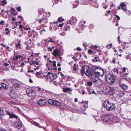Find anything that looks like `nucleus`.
Masks as SVG:
<instances>
[{
    "mask_svg": "<svg viewBox=\"0 0 131 131\" xmlns=\"http://www.w3.org/2000/svg\"><path fill=\"white\" fill-rule=\"evenodd\" d=\"M120 6H121L122 9L124 10L125 11V12L127 14V12H128L129 13H130V11L128 12L126 10L127 8L126 7V5L125 4V3L121 2L120 5Z\"/></svg>",
    "mask_w": 131,
    "mask_h": 131,
    "instance_id": "8",
    "label": "nucleus"
},
{
    "mask_svg": "<svg viewBox=\"0 0 131 131\" xmlns=\"http://www.w3.org/2000/svg\"><path fill=\"white\" fill-rule=\"evenodd\" d=\"M64 20V19H62L60 17H59L58 18V21L60 22H61L63 21Z\"/></svg>",
    "mask_w": 131,
    "mask_h": 131,
    "instance_id": "27",
    "label": "nucleus"
},
{
    "mask_svg": "<svg viewBox=\"0 0 131 131\" xmlns=\"http://www.w3.org/2000/svg\"><path fill=\"white\" fill-rule=\"evenodd\" d=\"M21 57L20 55L17 56L15 57V59L16 60H17L18 59H19Z\"/></svg>",
    "mask_w": 131,
    "mask_h": 131,
    "instance_id": "32",
    "label": "nucleus"
},
{
    "mask_svg": "<svg viewBox=\"0 0 131 131\" xmlns=\"http://www.w3.org/2000/svg\"><path fill=\"white\" fill-rule=\"evenodd\" d=\"M110 119V116L107 115H105L104 116V118L103 120L104 121H105L106 122H108L109 121Z\"/></svg>",
    "mask_w": 131,
    "mask_h": 131,
    "instance_id": "16",
    "label": "nucleus"
},
{
    "mask_svg": "<svg viewBox=\"0 0 131 131\" xmlns=\"http://www.w3.org/2000/svg\"><path fill=\"white\" fill-rule=\"evenodd\" d=\"M45 77L47 78L48 79L49 78L50 80H51L52 78L51 77H50L48 75H46V76H45V75H43V76L42 78H44Z\"/></svg>",
    "mask_w": 131,
    "mask_h": 131,
    "instance_id": "21",
    "label": "nucleus"
},
{
    "mask_svg": "<svg viewBox=\"0 0 131 131\" xmlns=\"http://www.w3.org/2000/svg\"><path fill=\"white\" fill-rule=\"evenodd\" d=\"M117 92H118L116 88H111L109 90L110 94L111 95Z\"/></svg>",
    "mask_w": 131,
    "mask_h": 131,
    "instance_id": "12",
    "label": "nucleus"
},
{
    "mask_svg": "<svg viewBox=\"0 0 131 131\" xmlns=\"http://www.w3.org/2000/svg\"><path fill=\"white\" fill-rule=\"evenodd\" d=\"M54 100L52 99H49L48 100V103L50 104L53 105L54 103Z\"/></svg>",
    "mask_w": 131,
    "mask_h": 131,
    "instance_id": "19",
    "label": "nucleus"
},
{
    "mask_svg": "<svg viewBox=\"0 0 131 131\" xmlns=\"http://www.w3.org/2000/svg\"><path fill=\"white\" fill-rule=\"evenodd\" d=\"M126 59H129L130 60H131V57L130 55H128L126 57Z\"/></svg>",
    "mask_w": 131,
    "mask_h": 131,
    "instance_id": "33",
    "label": "nucleus"
},
{
    "mask_svg": "<svg viewBox=\"0 0 131 131\" xmlns=\"http://www.w3.org/2000/svg\"><path fill=\"white\" fill-rule=\"evenodd\" d=\"M54 40H52V39H51L50 40L48 41L49 42H53L55 41V39H54Z\"/></svg>",
    "mask_w": 131,
    "mask_h": 131,
    "instance_id": "31",
    "label": "nucleus"
},
{
    "mask_svg": "<svg viewBox=\"0 0 131 131\" xmlns=\"http://www.w3.org/2000/svg\"><path fill=\"white\" fill-rule=\"evenodd\" d=\"M37 61L38 62V61H39V60L38 59V58H36V59L35 61Z\"/></svg>",
    "mask_w": 131,
    "mask_h": 131,
    "instance_id": "62",
    "label": "nucleus"
},
{
    "mask_svg": "<svg viewBox=\"0 0 131 131\" xmlns=\"http://www.w3.org/2000/svg\"><path fill=\"white\" fill-rule=\"evenodd\" d=\"M92 81H93L94 83L99 85L101 84V81L98 77L96 75H93L92 77Z\"/></svg>",
    "mask_w": 131,
    "mask_h": 131,
    "instance_id": "5",
    "label": "nucleus"
},
{
    "mask_svg": "<svg viewBox=\"0 0 131 131\" xmlns=\"http://www.w3.org/2000/svg\"><path fill=\"white\" fill-rule=\"evenodd\" d=\"M34 123L35 124V125L38 127L39 126V123H36V122H34Z\"/></svg>",
    "mask_w": 131,
    "mask_h": 131,
    "instance_id": "40",
    "label": "nucleus"
},
{
    "mask_svg": "<svg viewBox=\"0 0 131 131\" xmlns=\"http://www.w3.org/2000/svg\"><path fill=\"white\" fill-rule=\"evenodd\" d=\"M58 70L59 71H61V68L60 67L59 68H58Z\"/></svg>",
    "mask_w": 131,
    "mask_h": 131,
    "instance_id": "63",
    "label": "nucleus"
},
{
    "mask_svg": "<svg viewBox=\"0 0 131 131\" xmlns=\"http://www.w3.org/2000/svg\"><path fill=\"white\" fill-rule=\"evenodd\" d=\"M13 85L16 88H19L22 86V85L21 84L17 83H14Z\"/></svg>",
    "mask_w": 131,
    "mask_h": 131,
    "instance_id": "15",
    "label": "nucleus"
},
{
    "mask_svg": "<svg viewBox=\"0 0 131 131\" xmlns=\"http://www.w3.org/2000/svg\"><path fill=\"white\" fill-rule=\"evenodd\" d=\"M92 93L94 94H95L96 95V93L95 92V91L94 90H93Z\"/></svg>",
    "mask_w": 131,
    "mask_h": 131,
    "instance_id": "55",
    "label": "nucleus"
},
{
    "mask_svg": "<svg viewBox=\"0 0 131 131\" xmlns=\"http://www.w3.org/2000/svg\"><path fill=\"white\" fill-rule=\"evenodd\" d=\"M46 65H47V67H48V68L49 67V68H48V69L49 70H50V67H49L48 66V64H46Z\"/></svg>",
    "mask_w": 131,
    "mask_h": 131,
    "instance_id": "52",
    "label": "nucleus"
},
{
    "mask_svg": "<svg viewBox=\"0 0 131 131\" xmlns=\"http://www.w3.org/2000/svg\"><path fill=\"white\" fill-rule=\"evenodd\" d=\"M21 44L19 42H18L17 44L16 45V46L17 48H19V49L21 48Z\"/></svg>",
    "mask_w": 131,
    "mask_h": 131,
    "instance_id": "20",
    "label": "nucleus"
},
{
    "mask_svg": "<svg viewBox=\"0 0 131 131\" xmlns=\"http://www.w3.org/2000/svg\"><path fill=\"white\" fill-rule=\"evenodd\" d=\"M52 63H53L52 65H53V66L54 67H56V62L54 61Z\"/></svg>",
    "mask_w": 131,
    "mask_h": 131,
    "instance_id": "35",
    "label": "nucleus"
},
{
    "mask_svg": "<svg viewBox=\"0 0 131 131\" xmlns=\"http://www.w3.org/2000/svg\"><path fill=\"white\" fill-rule=\"evenodd\" d=\"M40 74V73L37 72L35 74V75L37 76V75H39Z\"/></svg>",
    "mask_w": 131,
    "mask_h": 131,
    "instance_id": "53",
    "label": "nucleus"
},
{
    "mask_svg": "<svg viewBox=\"0 0 131 131\" xmlns=\"http://www.w3.org/2000/svg\"><path fill=\"white\" fill-rule=\"evenodd\" d=\"M12 20L13 21H15V20L16 19L14 17H13L12 18Z\"/></svg>",
    "mask_w": 131,
    "mask_h": 131,
    "instance_id": "57",
    "label": "nucleus"
},
{
    "mask_svg": "<svg viewBox=\"0 0 131 131\" xmlns=\"http://www.w3.org/2000/svg\"><path fill=\"white\" fill-rule=\"evenodd\" d=\"M74 101L75 102H77L78 101V99L77 98H75L74 100Z\"/></svg>",
    "mask_w": 131,
    "mask_h": 131,
    "instance_id": "58",
    "label": "nucleus"
},
{
    "mask_svg": "<svg viewBox=\"0 0 131 131\" xmlns=\"http://www.w3.org/2000/svg\"><path fill=\"white\" fill-rule=\"evenodd\" d=\"M38 104L42 106L46 104V101L45 100L41 99L38 102Z\"/></svg>",
    "mask_w": 131,
    "mask_h": 131,
    "instance_id": "11",
    "label": "nucleus"
},
{
    "mask_svg": "<svg viewBox=\"0 0 131 131\" xmlns=\"http://www.w3.org/2000/svg\"><path fill=\"white\" fill-rule=\"evenodd\" d=\"M88 102H85L82 101V102H81V103H82L83 104H87Z\"/></svg>",
    "mask_w": 131,
    "mask_h": 131,
    "instance_id": "37",
    "label": "nucleus"
},
{
    "mask_svg": "<svg viewBox=\"0 0 131 131\" xmlns=\"http://www.w3.org/2000/svg\"><path fill=\"white\" fill-rule=\"evenodd\" d=\"M6 113L10 117V118H15L16 119H17V118H18V117L15 115V114L13 113H10L9 111H6Z\"/></svg>",
    "mask_w": 131,
    "mask_h": 131,
    "instance_id": "10",
    "label": "nucleus"
},
{
    "mask_svg": "<svg viewBox=\"0 0 131 131\" xmlns=\"http://www.w3.org/2000/svg\"><path fill=\"white\" fill-rule=\"evenodd\" d=\"M88 53H92V51L91 49H89L88 51Z\"/></svg>",
    "mask_w": 131,
    "mask_h": 131,
    "instance_id": "41",
    "label": "nucleus"
},
{
    "mask_svg": "<svg viewBox=\"0 0 131 131\" xmlns=\"http://www.w3.org/2000/svg\"><path fill=\"white\" fill-rule=\"evenodd\" d=\"M94 71L95 74L97 76L102 77L104 74V70L100 67H97Z\"/></svg>",
    "mask_w": 131,
    "mask_h": 131,
    "instance_id": "3",
    "label": "nucleus"
},
{
    "mask_svg": "<svg viewBox=\"0 0 131 131\" xmlns=\"http://www.w3.org/2000/svg\"><path fill=\"white\" fill-rule=\"evenodd\" d=\"M105 77L107 82L110 84H113L115 82V79L113 75L108 74L106 75Z\"/></svg>",
    "mask_w": 131,
    "mask_h": 131,
    "instance_id": "4",
    "label": "nucleus"
},
{
    "mask_svg": "<svg viewBox=\"0 0 131 131\" xmlns=\"http://www.w3.org/2000/svg\"><path fill=\"white\" fill-rule=\"evenodd\" d=\"M52 54L55 57L60 56L62 55L61 53V50L59 49H55L52 52Z\"/></svg>",
    "mask_w": 131,
    "mask_h": 131,
    "instance_id": "6",
    "label": "nucleus"
},
{
    "mask_svg": "<svg viewBox=\"0 0 131 131\" xmlns=\"http://www.w3.org/2000/svg\"><path fill=\"white\" fill-rule=\"evenodd\" d=\"M45 32V29H43L41 31V34H42L43 33Z\"/></svg>",
    "mask_w": 131,
    "mask_h": 131,
    "instance_id": "39",
    "label": "nucleus"
},
{
    "mask_svg": "<svg viewBox=\"0 0 131 131\" xmlns=\"http://www.w3.org/2000/svg\"><path fill=\"white\" fill-rule=\"evenodd\" d=\"M9 104H15L16 103H15L13 102V101H11L10 102H9Z\"/></svg>",
    "mask_w": 131,
    "mask_h": 131,
    "instance_id": "48",
    "label": "nucleus"
},
{
    "mask_svg": "<svg viewBox=\"0 0 131 131\" xmlns=\"http://www.w3.org/2000/svg\"><path fill=\"white\" fill-rule=\"evenodd\" d=\"M75 20L73 21L72 20L73 19H70V21H71V22L70 23V24H71L72 23H76V21H77V20L75 19H74Z\"/></svg>",
    "mask_w": 131,
    "mask_h": 131,
    "instance_id": "28",
    "label": "nucleus"
},
{
    "mask_svg": "<svg viewBox=\"0 0 131 131\" xmlns=\"http://www.w3.org/2000/svg\"><path fill=\"white\" fill-rule=\"evenodd\" d=\"M48 51H51L52 50V49L51 47H48Z\"/></svg>",
    "mask_w": 131,
    "mask_h": 131,
    "instance_id": "45",
    "label": "nucleus"
},
{
    "mask_svg": "<svg viewBox=\"0 0 131 131\" xmlns=\"http://www.w3.org/2000/svg\"><path fill=\"white\" fill-rule=\"evenodd\" d=\"M5 21L1 20L0 22V24L1 25H4L5 24Z\"/></svg>",
    "mask_w": 131,
    "mask_h": 131,
    "instance_id": "30",
    "label": "nucleus"
},
{
    "mask_svg": "<svg viewBox=\"0 0 131 131\" xmlns=\"http://www.w3.org/2000/svg\"><path fill=\"white\" fill-rule=\"evenodd\" d=\"M112 62H113L114 63H115V60L114 59H113V60L112 61Z\"/></svg>",
    "mask_w": 131,
    "mask_h": 131,
    "instance_id": "64",
    "label": "nucleus"
},
{
    "mask_svg": "<svg viewBox=\"0 0 131 131\" xmlns=\"http://www.w3.org/2000/svg\"><path fill=\"white\" fill-rule=\"evenodd\" d=\"M60 75H61V77H64V74L62 73H61Z\"/></svg>",
    "mask_w": 131,
    "mask_h": 131,
    "instance_id": "59",
    "label": "nucleus"
},
{
    "mask_svg": "<svg viewBox=\"0 0 131 131\" xmlns=\"http://www.w3.org/2000/svg\"><path fill=\"white\" fill-rule=\"evenodd\" d=\"M61 104L60 102H58L56 100H54V104H53V105L59 106L61 105Z\"/></svg>",
    "mask_w": 131,
    "mask_h": 131,
    "instance_id": "17",
    "label": "nucleus"
},
{
    "mask_svg": "<svg viewBox=\"0 0 131 131\" xmlns=\"http://www.w3.org/2000/svg\"><path fill=\"white\" fill-rule=\"evenodd\" d=\"M87 83L89 86H92V82L91 81H89Z\"/></svg>",
    "mask_w": 131,
    "mask_h": 131,
    "instance_id": "29",
    "label": "nucleus"
},
{
    "mask_svg": "<svg viewBox=\"0 0 131 131\" xmlns=\"http://www.w3.org/2000/svg\"><path fill=\"white\" fill-rule=\"evenodd\" d=\"M4 114L3 111L0 108V115H3Z\"/></svg>",
    "mask_w": 131,
    "mask_h": 131,
    "instance_id": "23",
    "label": "nucleus"
},
{
    "mask_svg": "<svg viewBox=\"0 0 131 131\" xmlns=\"http://www.w3.org/2000/svg\"><path fill=\"white\" fill-rule=\"evenodd\" d=\"M14 127L18 129H20L22 127V125L18 122L16 121L14 123Z\"/></svg>",
    "mask_w": 131,
    "mask_h": 131,
    "instance_id": "9",
    "label": "nucleus"
},
{
    "mask_svg": "<svg viewBox=\"0 0 131 131\" xmlns=\"http://www.w3.org/2000/svg\"><path fill=\"white\" fill-rule=\"evenodd\" d=\"M83 45L85 47H85L86 46V43H84L83 44Z\"/></svg>",
    "mask_w": 131,
    "mask_h": 131,
    "instance_id": "56",
    "label": "nucleus"
},
{
    "mask_svg": "<svg viewBox=\"0 0 131 131\" xmlns=\"http://www.w3.org/2000/svg\"><path fill=\"white\" fill-rule=\"evenodd\" d=\"M11 10H12L14 12H15L16 11L15 9L12 8L11 9Z\"/></svg>",
    "mask_w": 131,
    "mask_h": 131,
    "instance_id": "50",
    "label": "nucleus"
},
{
    "mask_svg": "<svg viewBox=\"0 0 131 131\" xmlns=\"http://www.w3.org/2000/svg\"><path fill=\"white\" fill-rule=\"evenodd\" d=\"M12 69L14 70L18 71L19 69H21V67L18 66H13L12 67Z\"/></svg>",
    "mask_w": 131,
    "mask_h": 131,
    "instance_id": "14",
    "label": "nucleus"
},
{
    "mask_svg": "<svg viewBox=\"0 0 131 131\" xmlns=\"http://www.w3.org/2000/svg\"><path fill=\"white\" fill-rule=\"evenodd\" d=\"M73 70H75V71H77V68L76 67H73Z\"/></svg>",
    "mask_w": 131,
    "mask_h": 131,
    "instance_id": "51",
    "label": "nucleus"
},
{
    "mask_svg": "<svg viewBox=\"0 0 131 131\" xmlns=\"http://www.w3.org/2000/svg\"><path fill=\"white\" fill-rule=\"evenodd\" d=\"M0 131H8L7 130H5L4 129L2 128H0Z\"/></svg>",
    "mask_w": 131,
    "mask_h": 131,
    "instance_id": "43",
    "label": "nucleus"
},
{
    "mask_svg": "<svg viewBox=\"0 0 131 131\" xmlns=\"http://www.w3.org/2000/svg\"><path fill=\"white\" fill-rule=\"evenodd\" d=\"M63 24V23H62V24H59L58 26L59 27L62 26Z\"/></svg>",
    "mask_w": 131,
    "mask_h": 131,
    "instance_id": "46",
    "label": "nucleus"
},
{
    "mask_svg": "<svg viewBox=\"0 0 131 131\" xmlns=\"http://www.w3.org/2000/svg\"><path fill=\"white\" fill-rule=\"evenodd\" d=\"M77 49L78 51H80L81 50V49L80 47H78L77 48Z\"/></svg>",
    "mask_w": 131,
    "mask_h": 131,
    "instance_id": "54",
    "label": "nucleus"
},
{
    "mask_svg": "<svg viewBox=\"0 0 131 131\" xmlns=\"http://www.w3.org/2000/svg\"><path fill=\"white\" fill-rule=\"evenodd\" d=\"M44 20V19L43 18H41L38 19L39 22V23H41L42 21Z\"/></svg>",
    "mask_w": 131,
    "mask_h": 131,
    "instance_id": "25",
    "label": "nucleus"
},
{
    "mask_svg": "<svg viewBox=\"0 0 131 131\" xmlns=\"http://www.w3.org/2000/svg\"><path fill=\"white\" fill-rule=\"evenodd\" d=\"M8 86L4 83H0V90H6Z\"/></svg>",
    "mask_w": 131,
    "mask_h": 131,
    "instance_id": "7",
    "label": "nucleus"
},
{
    "mask_svg": "<svg viewBox=\"0 0 131 131\" xmlns=\"http://www.w3.org/2000/svg\"><path fill=\"white\" fill-rule=\"evenodd\" d=\"M102 105L106 108V110L108 111L112 110L115 109L116 107L115 103L111 102L108 100L104 101Z\"/></svg>",
    "mask_w": 131,
    "mask_h": 131,
    "instance_id": "1",
    "label": "nucleus"
},
{
    "mask_svg": "<svg viewBox=\"0 0 131 131\" xmlns=\"http://www.w3.org/2000/svg\"><path fill=\"white\" fill-rule=\"evenodd\" d=\"M29 82H30V83H33V81H32V79L30 78L29 79Z\"/></svg>",
    "mask_w": 131,
    "mask_h": 131,
    "instance_id": "47",
    "label": "nucleus"
},
{
    "mask_svg": "<svg viewBox=\"0 0 131 131\" xmlns=\"http://www.w3.org/2000/svg\"><path fill=\"white\" fill-rule=\"evenodd\" d=\"M118 84L119 86L124 90H126L128 89L127 86L125 84H122L121 82H119Z\"/></svg>",
    "mask_w": 131,
    "mask_h": 131,
    "instance_id": "13",
    "label": "nucleus"
},
{
    "mask_svg": "<svg viewBox=\"0 0 131 131\" xmlns=\"http://www.w3.org/2000/svg\"><path fill=\"white\" fill-rule=\"evenodd\" d=\"M121 93L122 94V96H123L124 95V93L123 92H121Z\"/></svg>",
    "mask_w": 131,
    "mask_h": 131,
    "instance_id": "61",
    "label": "nucleus"
},
{
    "mask_svg": "<svg viewBox=\"0 0 131 131\" xmlns=\"http://www.w3.org/2000/svg\"><path fill=\"white\" fill-rule=\"evenodd\" d=\"M81 75L83 76L84 74L87 76H92V73L89 67L86 65H84L80 70Z\"/></svg>",
    "mask_w": 131,
    "mask_h": 131,
    "instance_id": "2",
    "label": "nucleus"
},
{
    "mask_svg": "<svg viewBox=\"0 0 131 131\" xmlns=\"http://www.w3.org/2000/svg\"><path fill=\"white\" fill-rule=\"evenodd\" d=\"M98 58V57H94V58L95 59V62H97L98 60V59H97V58Z\"/></svg>",
    "mask_w": 131,
    "mask_h": 131,
    "instance_id": "42",
    "label": "nucleus"
},
{
    "mask_svg": "<svg viewBox=\"0 0 131 131\" xmlns=\"http://www.w3.org/2000/svg\"><path fill=\"white\" fill-rule=\"evenodd\" d=\"M9 64L7 63H4V65L5 67H7L9 65Z\"/></svg>",
    "mask_w": 131,
    "mask_h": 131,
    "instance_id": "49",
    "label": "nucleus"
},
{
    "mask_svg": "<svg viewBox=\"0 0 131 131\" xmlns=\"http://www.w3.org/2000/svg\"><path fill=\"white\" fill-rule=\"evenodd\" d=\"M116 18L118 20H119L120 19V17L117 15H115Z\"/></svg>",
    "mask_w": 131,
    "mask_h": 131,
    "instance_id": "38",
    "label": "nucleus"
},
{
    "mask_svg": "<svg viewBox=\"0 0 131 131\" xmlns=\"http://www.w3.org/2000/svg\"><path fill=\"white\" fill-rule=\"evenodd\" d=\"M63 91L64 92H68V91H71L72 90L70 88H67L63 89Z\"/></svg>",
    "mask_w": 131,
    "mask_h": 131,
    "instance_id": "18",
    "label": "nucleus"
},
{
    "mask_svg": "<svg viewBox=\"0 0 131 131\" xmlns=\"http://www.w3.org/2000/svg\"><path fill=\"white\" fill-rule=\"evenodd\" d=\"M2 2L3 3H4V4H3L4 5H5L6 4H7V3L6 0H3V1H2Z\"/></svg>",
    "mask_w": 131,
    "mask_h": 131,
    "instance_id": "36",
    "label": "nucleus"
},
{
    "mask_svg": "<svg viewBox=\"0 0 131 131\" xmlns=\"http://www.w3.org/2000/svg\"><path fill=\"white\" fill-rule=\"evenodd\" d=\"M16 10L18 12L20 11L21 10V7H17Z\"/></svg>",
    "mask_w": 131,
    "mask_h": 131,
    "instance_id": "34",
    "label": "nucleus"
},
{
    "mask_svg": "<svg viewBox=\"0 0 131 131\" xmlns=\"http://www.w3.org/2000/svg\"><path fill=\"white\" fill-rule=\"evenodd\" d=\"M9 28H6L5 29V30L6 31V32L5 33V34L6 35H8L10 32V31H9Z\"/></svg>",
    "mask_w": 131,
    "mask_h": 131,
    "instance_id": "22",
    "label": "nucleus"
},
{
    "mask_svg": "<svg viewBox=\"0 0 131 131\" xmlns=\"http://www.w3.org/2000/svg\"><path fill=\"white\" fill-rule=\"evenodd\" d=\"M35 63H36V64L37 65H38V61H33L32 63L30 64V65H34Z\"/></svg>",
    "mask_w": 131,
    "mask_h": 131,
    "instance_id": "24",
    "label": "nucleus"
},
{
    "mask_svg": "<svg viewBox=\"0 0 131 131\" xmlns=\"http://www.w3.org/2000/svg\"><path fill=\"white\" fill-rule=\"evenodd\" d=\"M21 17V19L22 20L23 19V18L21 17V16H18V18H20Z\"/></svg>",
    "mask_w": 131,
    "mask_h": 131,
    "instance_id": "60",
    "label": "nucleus"
},
{
    "mask_svg": "<svg viewBox=\"0 0 131 131\" xmlns=\"http://www.w3.org/2000/svg\"><path fill=\"white\" fill-rule=\"evenodd\" d=\"M126 68H124L122 69V71L123 73H124L126 71Z\"/></svg>",
    "mask_w": 131,
    "mask_h": 131,
    "instance_id": "44",
    "label": "nucleus"
},
{
    "mask_svg": "<svg viewBox=\"0 0 131 131\" xmlns=\"http://www.w3.org/2000/svg\"><path fill=\"white\" fill-rule=\"evenodd\" d=\"M118 93V92H117L114 93V94H113L112 95L113 96V97L115 98H116L118 96V94H117V93Z\"/></svg>",
    "mask_w": 131,
    "mask_h": 131,
    "instance_id": "26",
    "label": "nucleus"
}]
</instances>
